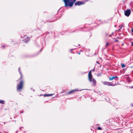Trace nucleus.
<instances>
[{
    "mask_svg": "<svg viewBox=\"0 0 133 133\" xmlns=\"http://www.w3.org/2000/svg\"><path fill=\"white\" fill-rule=\"evenodd\" d=\"M65 6L67 7L68 6L71 7L76 0H63Z\"/></svg>",
    "mask_w": 133,
    "mask_h": 133,
    "instance_id": "f257e3e1",
    "label": "nucleus"
},
{
    "mask_svg": "<svg viewBox=\"0 0 133 133\" xmlns=\"http://www.w3.org/2000/svg\"><path fill=\"white\" fill-rule=\"evenodd\" d=\"M23 83L24 81L21 79L19 83L17 84V89L18 90H20L22 89Z\"/></svg>",
    "mask_w": 133,
    "mask_h": 133,
    "instance_id": "f03ea898",
    "label": "nucleus"
},
{
    "mask_svg": "<svg viewBox=\"0 0 133 133\" xmlns=\"http://www.w3.org/2000/svg\"><path fill=\"white\" fill-rule=\"evenodd\" d=\"M115 83V84H114L109 82L105 81L103 82V84L104 85H107L108 86H114L116 85V82Z\"/></svg>",
    "mask_w": 133,
    "mask_h": 133,
    "instance_id": "7ed1b4c3",
    "label": "nucleus"
},
{
    "mask_svg": "<svg viewBox=\"0 0 133 133\" xmlns=\"http://www.w3.org/2000/svg\"><path fill=\"white\" fill-rule=\"evenodd\" d=\"M131 12V11L129 9L126 10L124 11V14L125 16L128 17L130 15Z\"/></svg>",
    "mask_w": 133,
    "mask_h": 133,
    "instance_id": "20e7f679",
    "label": "nucleus"
},
{
    "mask_svg": "<svg viewBox=\"0 0 133 133\" xmlns=\"http://www.w3.org/2000/svg\"><path fill=\"white\" fill-rule=\"evenodd\" d=\"M92 75L91 73V70L89 71L88 73V79L90 82L92 81Z\"/></svg>",
    "mask_w": 133,
    "mask_h": 133,
    "instance_id": "39448f33",
    "label": "nucleus"
},
{
    "mask_svg": "<svg viewBox=\"0 0 133 133\" xmlns=\"http://www.w3.org/2000/svg\"><path fill=\"white\" fill-rule=\"evenodd\" d=\"M84 4V3L83 2H81L80 1L76 2L75 3V5L76 6L77 5H82Z\"/></svg>",
    "mask_w": 133,
    "mask_h": 133,
    "instance_id": "423d86ee",
    "label": "nucleus"
},
{
    "mask_svg": "<svg viewBox=\"0 0 133 133\" xmlns=\"http://www.w3.org/2000/svg\"><path fill=\"white\" fill-rule=\"evenodd\" d=\"M118 78V77L117 76H115L112 77H109V81H111L113 79H114L115 78Z\"/></svg>",
    "mask_w": 133,
    "mask_h": 133,
    "instance_id": "0eeeda50",
    "label": "nucleus"
},
{
    "mask_svg": "<svg viewBox=\"0 0 133 133\" xmlns=\"http://www.w3.org/2000/svg\"><path fill=\"white\" fill-rule=\"evenodd\" d=\"M92 81V82L93 85L94 86H95L96 84V80L94 79H93Z\"/></svg>",
    "mask_w": 133,
    "mask_h": 133,
    "instance_id": "6e6552de",
    "label": "nucleus"
},
{
    "mask_svg": "<svg viewBox=\"0 0 133 133\" xmlns=\"http://www.w3.org/2000/svg\"><path fill=\"white\" fill-rule=\"evenodd\" d=\"M52 94H45L44 95V96L45 97H48L51 96L53 95Z\"/></svg>",
    "mask_w": 133,
    "mask_h": 133,
    "instance_id": "1a4fd4ad",
    "label": "nucleus"
},
{
    "mask_svg": "<svg viewBox=\"0 0 133 133\" xmlns=\"http://www.w3.org/2000/svg\"><path fill=\"white\" fill-rule=\"evenodd\" d=\"M77 91V90H73L72 91H70L69 92L67 93V94H70L72 93V92H75V91Z\"/></svg>",
    "mask_w": 133,
    "mask_h": 133,
    "instance_id": "9d476101",
    "label": "nucleus"
},
{
    "mask_svg": "<svg viewBox=\"0 0 133 133\" xmlns=\"http://www.w3.org/2000/svg\"><path fill=\"white\" fill-rule=\"evenodd\" d=\"M5 102V101L4 100H0V103L2 104H4Z\"/></svg>",
    "mask_w": 133,
    "mask_h": 133,
    "instance_id": "9b49d317",
    "label": "nucleus"
},
{
    "mask_svg": "<svg viewBox=\"0 0 133 133\" xmlns=\"http://www.w3.org/2000/svg\"><path fill=\"white\" fill-rule=\"evenodd\" d=\"M122 67V68H123L125 67V65L124 64H121Z\"/></svg>",
    "mask_w": 133,
    "mask_h": 133,
    "instance_id": "f8f14e48",
    "label": "nucleus"
},
{
    "mask_svg": "<svg viewBox=\"0 0 133 133\" xmlns=\"http://www.w3.org/2000/svg\"><path fill=\"white\" fill-rule=\"evenodd\" d=\"M20 67L19 68H18V71H19V72L20 73V74H21L22 73H21V70H20Z\"/></svg>",
    "mask_w": 133,
    "mask_h": 133,
    "instance_id": "ddd939ff",
    "label": "nucleus"
},
{
    "mask_svg": "<svg viewBox=\"0 0 133 133\" xmlns=\"http://www.w3.org/2000/svg\"><path fill=\"white\" fill-rule=\"evenodd\" d=\"M97 129L98 130H101L102 129L101 127H99L97 128Z\"/></svg>",
    "mask_w": 133,
    "mask_h": 133,
    "instance_id": "4468645a",
    "label": "nucleus"
},
{
    "mask_svg": "<svg viewBox=\"0 0 133 133\" xmlns=\"http://www.w3.org/2000/svg\"><path fill=\"white\" fill-rule=\"evenodd\" d=\"M20 74L21 75V77L19 78V79H22V74Z\"/></svg>",
    "mask_w": 133,
    "mask_h": 133,
    "instance_id": "2eb2a0df",
    "label": "nucleus"
},
{
    "mask_svg": "<svg viewBox=\"0 0 133 133\" xmlns=\"http://www.w3.org/2000/svg\"><path fill=\"white\" fill-rule=\"evenodd\" d=\"M109 44L108 43H107L106 45V47H107V46Z\"/></svg>",
    "mask_w": 133,
    "mask_h": 133,
    "instance_id": "dca6fc26",
    "label": "nucleus"
},
{
    "mask_svg": "<svg viewBox=\"0 0 133 133\" xmlns=\"http://www.w3.org/2000/svg\"><path fill=\"white\" fill-rule=\"evenodd\" d=\"M27 39H28V41H29L30 40V38L28 37L27 38Z\"/></svg>",
    "mask_w": 133,
    "mask_h": 133,
    "instance_id": "f3484780",
    "label": "nucleus"
},
{
    "mask_svg": "<svg viewBox=\"0 0 133 133\" xmlns=\"http://www.w3.org/2000/svg\"><path fill=\"white\" fill-rule=\"evenodd\" d=\"M131 43H132V44H131L133 46V42H132Z\"/></svg>",
    "mask_w": 133,
    "mask_h": 133,
    "instance_id": "a211bd4d",
    "label": "nucleus"
},
{
    "mask_svg": "<svg viewBox=\"0 0 133 133\" xmlns=\"http://www.w3.org/2000/svg\"><path fill=\"white\" fill-rule=\"evenodd\" d=\"M131 31L132 32H133V28L132 29Z\"/></svg>",
    "mask_w": 133,
    "mask_h": 133,
    "instance_id": "6ab92c4d",
    "label": "nucleus"
},
{
    "mask_svg": "<svg viewBox=\"0 0 133 133\" xmlns=\"http://www.w3.org/2000/svg\"><path fill=\"white\" fill-rule=\"evenodd\" d=\"M95 70V69H92V71H94Z\"/></svg>",
    "mask_w": 133,
    "mask_h": 133,
    "instance_id": "aec40b11",
    "label": "nucleus"
},
{
    "mask_svg": "<svg viewBox=\"0 0 133 133\" xmlns=\"http://www.w3.org/2000/svg\"><path fill=\"white\" fill-rule=\"evenodd\" d=\"M4 47H5V46H4V45H3V48H4Z\"/></svg>",
    "mask_w": 133,
    "mask_h": 133,
    "instance_id": "412c9836",
    "label": "nucleus"
},
{
    "mask_svg": "<svg viewBox=\"0 0 133 133\" xmlns=\"http://www.w3.org/2000/svg\"><path fill=\"white\" fill-rule=\"evenodd\" d=\"M115 79V80H117H117H118V79Z\"/></svg>",
    "mask_w": 133,
    "mask_h": 133,
    "instance_id": "4be33fe9",
    "label": "nucleus"
},
{
    "mask_svg": "<svg viewBox=\"0 0 133 133\" xmlns=\"http://www.w3.org/2000/svg\"><path fill=\"white\" fill-rule=\"evenodd\" d=\"M97 63H99L98 62H97Z\"/></svg>",
    "mask_w": 133,
    "mask_h": 133,
    "instance_id": "5701e85b",
    "label": "nucleus"
},
{
    "mask_svg": "<svg viewBox=\"0 0 133 133\" xmlns=\"http://www.w3.org/2000/svg\"><path fill=\"white\" fill-rule=\"evenodd\" d=\"M73 50L72 49H71L70 50Z\"/></svg>",
    "mask_w": 133,
    "mask_h": 133,
    "instance_id": "b1692460",
    "label": "nucleus"
},
{
    "mask_svg": "<svg viewBox=\"0 0 133 133\" xmlns=\"http://www.w3.org/2000/svg\"><path fill=\"white\" fill-rule=\"evenodd\" d=\"M132 105V106H133V105H132H132Z\"/></svg>",
    "mask_w": 133,
    "mask_h": 133,
    "instance_id": "393cba45",
    "label": "nucleus"
},
{
    "mask_svg": "<svg viewBox=\"0 0 133 133\" xmlns=\"http://www.w3.org/2000/svg\"><path fill=\"white\" fill-rule=\"evenodd\" d=\"M23 113V112H21V113Z\"/></svg>",
    "mask_w": 133,
    "mask_h": 133,
    "instance_id": "a878e982",
    "label": "nucleus"
},
{
    "mask_svg": "<svg viewBox=\"0 0 133 133\" xmlns=\"http://www.w3.org/2000/svg\"><path fill=\"white\" fill-rule=\"evenodd\" d=\"M122 29V27H121V28L120 29Z\"/></svg>",
    "mask_w": 133,
    "mask_h": 133,
    "instance_id": "bb28decb",
    "label": "nucleus"
},
{
    "mask_svg": "<svg viewBox=\"0 0 133 133\" xmlns=\"http://www.w3.org/2000/svg\"><path fill=\"white\" fill-rule=\"evenodd\" d=\"M41 50H41H41L40 51H41Z\"/></svg>",
    "mask_w": 133,
    "mask_h": 133,
    "instance_id": "cd10ccee",
    "label": "nucleus"
}]
</instances>
